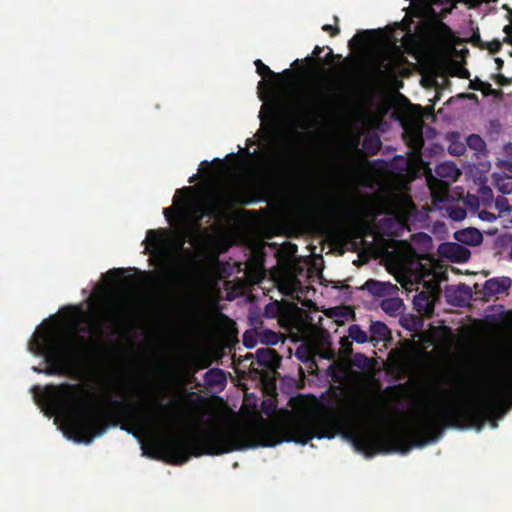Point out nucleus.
Listing matches in <instances>:
<instances>
[{
  "label": "nucleus",
  "instance_id": "1a4fd4ad",
  "mask_svg": "<svg viewBox=\"0 0 512 512\" xmlns=\"http://www.w3.org/2000/svg\"><path fill=\"white\" fill-rule=\"evenodd\" d=\"M146 250L156 257H167L170 253L169 232L166 229H150L147 231Z\"/></svg>",
  "mask_w": 512,
  "mask_h": 512
},
{
  "label": "nucleus",
  "instance_id": "a19ab883",
  "mask_svg": "<svg viewBox=\"0 0 512 512\" xmlns=\"http://www.w3.org/2000/svg\"><path fill=\"white\" fill-rule=\"evenodd\" d=\"M496 81L501 86H506V85H509L511 83V81L508 78H506L504 75H502V74H498L496 76Z\"/></svg>",
  "mask_w": 512,
  "mask_h": 512
},
{
  "label": "nucleus",
  "instance_id": "2f4dec72",
  "mask_svg": "<svg viewBox=\"0 0 512 512\" xmlns=\"http://www.w3.org/2000/svg\"><path fill=\"white\" fill-rule=\"evenodd\" d=\"M465 152L463 144H452L449 146V153L455 156H460Z\"/></svg>",
  "mask_w": 512,
  "mask_h": 512
},
{
  "label": "nucleus",
  "instance_id": "393cba45",
  "mask_svg": "<svg viewBox=\"0 0 512 512\" xmlns=\"http://www.w3.org/2000/svg\"><path fill=\"white\" fill-rule=\"evenodd\" d=\"M414 305L419 312H428L432 310V304L425 293H420L414 298Z\"/></svg>",
  "mask_w": 512,
  "mask_h": 512
},
{
  "label": "nucleus",
  "instance_id": "603ef678",
  "mask_svg": "<svg viewBox=\"0 0 512 512\" xmlns=\"http://www.w3.org/2000/svg\"><path fill=\"white\" fill-rule=\"evenodd\" d=\"M504 42H506L508 44H512V36H510V35L506 36L504 39Z\"/></svg>",
  "mask_w": 512,
  "mask_h": 512
},
{
  "label": "nucleus",
  "instance_id": "c85d7f7f",
  "mask_svg": "<svg viewBox=\"0 0 512 512\" xmlns=\"http://www.w3.org/2000/svg\"><path fill=\"white\" fill-rule=\"evenodd\" d=\"M467 143L470 148L475 149L477 151H481L485 147V142L483 141V139L476 134L470 135L467 139Z\"/></svg>",
  "mask_w": 512,
  "mask_h": 512
},
{
  "label": "nucleus",
  "instance_id": "7ed1b4c3",
  "mask_svg": "<svg viewBox=\"0 0 512 512\" xmlns=\"http://www.w3.org/2000/svg\"><path fill=\"white\" fill-rule=\"evenodd\" d=\"M42 398L52 410L64 416V432L77 443L90 444L108 428L107 414L92 400V393L80 384L47 385Z\"/></svg>",
  "mask_w": 512,
  "mask_h": 512
},
{
  "label": "nucleus",
  "instance_id": "a878e982",
  "mask_svg": "<svg viewBox=\"0 0 512 512\" xmlns=\"http://www.w3.org/2000/svg\"><path fill=\"white\" fill-rule=\"evenodd\" d=\"M325 47L315 46L311 56L305 57L304 61L310 65L316 64L317 68L323 71V60L320 58V54Z\"/></svg>",
  "mask_w": 512,
  "mask_h": 512
},
{
  "label": "nucleus",
  "instance_id": "2eb2a0df",
  "mask_svg": "<svg viewBox=\"0 0 512 512\" xmlns=\"http://www.w3.org/2000/svg\"><path fill=\"white\" fill-rule=\"evenodd\" d=\"M453 6L443 9L439 15L432 9L431 12L436 18L432 27L433 34L437 37H450L453 35L452 29L442 21L444 17L452 12Z\"/></svg>",
  "mask_w": 512,
  "mask_h": 512
},
{
  "label": "nucleus",
  "instance_id": "f257e3e1",
  "mask_svg": "<svg viewBox=\"0 0 512 512\" xmlns=\"http://www.w3.org/2000/svg\"><path fill=\"white\" fill-rule=\"evenodd\" d=\"M341 431V421L333 413L312 419L294 418L276 426L194 427L190 437H167L157 443V450L167 463L185 464L192 456L222 455L248 448L274 447L282 442L306 444L313 438L332 439Z\"/></svg>",
  "mask_w": 512,
  "mask_h": 512
},
{
  "label": "nucleus",
  "instance_id": "39448f33",
  "mask_svg": "<svg viewBox=\"0 0 512 512\" xmlns=\"http://www.w3.org/2000/svg\"><path fill=\"white\" fill-rule=\"evenodd\" d=\"M145 403L153 409L143 410L130 402L110 397V404L115 408L111 416L113 425L125 422L122 429L136 436L139 431L171 427L186 421L183 407L179 402L163 404L160 398H155Z\"/></svg>",
  "mask_w": 512,
  "mask_h": 512
},
{
  "label": "nucleus",
  "instance_id": "f03ea898",
  "mask_svg": "<svg viewBox=\"0 0 512 512\" xmlns=\"http://www.w3.org/2000/svg\"><path fill=\"white\" fill-rule=\"evenodd\" d=\"M512 405V377L497 382L481 399L467 406L448 402L443 397L433 398L431 405L418 413L409 430L411 439L395 435L391 441L380 436V452L408 453L413 447H424L436 442L445 428H476L480 430L491 416L505 413Z\"/></svg>",
  "mask_w": 512,
  "mask_h": 512
},
{
  "label": "nucleus",
  "instance_id": "4d7b16f0",
  "mask_svg": "<svg viewBox=\"0 0 512 512\" xmlns=\"http://www.w3.org/2000/svg\"><path fill=\"white\" fill-rule=\"evenodd\" d=\"M195 180H196V175H193V176H191V177L189 178V181H188V182L191 184V183H193Z\"/></svg>",
  "mask_w": 512,
  "mask_h": 512
},
{
  "label": "nucleus",
  "instance_id": "58836bf2",
  "mask_svg": "<svg viewBox=\"0 0 512 512\" xmlns=\"http://www.w3.org/2000/svg\"><path fill=\"white\" fill-rule=\"evenodd\" d=\"M123 274H124V269L113 268L107 272L106 276L113 277V278H120L123 276Z\"/></svg>",
  "mask_w": 512,
  "mask_h": 512
},
{
  "label": "nucleus",
  "instance_id": "6e6552de",
  "mask_svg": "<svg viewBox=\"0 0 512 512\" xmlns=\"http://www.w3.org/2000/svg\"><path fill=\"white\" fill-rule=\"evenodd\" d=\"M423 107L410 104L409 115L402 121L403 139L414 154L420 155L424 147Z\"/></svg>",
  "mask_w": 512,
  "mask_h": 512
},
{
  "label": "nucleus",
  "instance_id": "0eeeda50",
  "mask_svg": "<svg viewBox=\"0 0 512 512\" xmlns=\"http://www.w3.org/2000/svg\"><path fill=\"white\" fill-rule=\"evenodd\" d=\"M252 202L238 188L224 187L219 189L213 197L209 198L203 205L194 209L197 221L203 219L204 216L218 218L225 215L228 211L237 205H247Z\"/></svg>",
  "mask_w": 512,
  "mask_h": 512
},
{
  "label": "nucleus",
  "instance_id": "8fccbe9b",
  "mask_svg": "<svg viewBox=\"0 0 512 512\" xmlns=\"http://www.w3.org/2000/svg\"><path fill=\"white\" fill-rule=\"evenodd\" d=\"M210 365V361L203 360V363L201 364L200 368H207Z\"/></svg>",
  "mask_w": 512,
  "mask_h": 512
},
{
  "label": "nucleus",
  "instance_id": "cd10ccee",
  "mask_svg": "<svg viewBox=\"0 0 512 512\" xmlns=\"http://www.w3.org/2000/svg\"><path fill=\"white\" fill-rule=\"evenodd\" d=\"M255 66H256V72L260 75V76H270V77H278L279 74H276L275 72H273L266 64H264L260 59H257L255 62H254Z\"/></svg>",
  "mask_w": 512,
  "mask_h": 512
},
{
  "label": "nucleus",
  "instance_id": "f8f14e48",
  "mask_svg": "<svg viewBox=\"0 0 512 512\" xmlns=\"http://www.w3.org/2000/svg\"><path fill=\"white\" fill-rule=\"evenodd\" d=\"M361 289L368 291L373 296L385 297L392 295L397 290V287L390 282L369 279L363 284Z\"/></svg>",
  "mask_w": 512,
  "mask_h": 512
},
{
  "label": "nucleus",
  "instance_id": "c9c22d12",
  "mask_svg": "<svg viewBox=\"0 0 512 512\" xmlns=\"http://www.w3.org/2000/svg\"><path fill=\"white\" fill-rule=\"evenodd\" d=\"M386 60V57L383 58V61L379 64L378 70L381 71L382 68H384L386 71L393 73L396 70V65L392 61H388L387 63H384Z\"/></svg>",
  "mask_w": 512,
  "mask_h": 512
},
{
  "label": "nucleus",
  "instance_id": "5fc2aeb1",
  "mask_svg": "<svg viewBox=\"0 0 512 512\" xmlns=\"http://www.w3.org/2000/svg\"><path fill=\"white\" fill-rule=\"evenodd\" d=\"M505 166L507 167V169H508L509 171H512V162H506V163H505Z\"/></svg>",
  "mask_w": 512,
  "mask_h": 512
},
{
  "label": "nucleus",
  "instance_id": "e433bc0d",
  "mask_svg": "<svg viewBox=\"0 0 512 512\" xmlns=\"http://www.w3.org/2000/svg\"><path fill=\"white\" fill-rule=\"evenodd\" d=\"M481 91L485 96L496 95L498 93H501L500 91L493 89L492 85L488 82L484 83V88H482Z\"/></svg>",
  "mask_w": 512,
  "mask_h": 512
},
{
  "label": "nucleus",
  "instance_id": "412c9836",
  "mask_svg": "<svg viewBox=\"0 0 512 512\" xmlns=\"http://www.w3.org/2000/svg\"><path fill=\"white\" fill-rule=\"evenodd\" d=\"M381 309L390 316H396L400 313L403 307V301L400 298H386L380 303Z\"/></svg>",
  "mask_w": 512,
  "mask_h": 512
},
{
  "label": "nucleus",
  "instance_id": "680f3d73",
  "mask_svg": "<svg viewBox=\"0 0 512 512\" xmlns=\"http://www.w3.org/2000/svg\"><path fill=\"white\" fill-rule=\"evenodd\" d=\"M469 97L470 98H477V96L475 94H470Z\"/></svg>",
  "mask_w": 512,
  "mask_h": 512
},
{
  "label": "nucleus",
  "instance_id": "9b49d317",
  "mask_svg": "<svg viewBox=\"0 0 512 512\" xmlns=\"http://www.w3.org/2000/svg\"><path fill=\"white\" fill-rule=\"evenodd\" d=\"M256 361L259 366L270 370H276L280 366L281 356L276 352V350L265 347L256 351Z\"/></svg>",
  "mask_w": 512,
  "mask_h": 512
},
{
  "label": "nucleus",
  "instance_id": "7c9ffc66",
  "mask_svg": "<svg viewBox=\"0 0 512 512\" xmlns=\"http://www.w3.org/2000/svg\"><path fill=\"white\" fill-rule=\"evenodd\" d=\"M335 26L331 24H325L322 26V30L329 33L331 37H335L340 33V28L338 27L339 17L334 16Z\"/></svg>",
  "mask_w": 512,
  "mask_h": 512
},
{
  "label": "nucleus",
  "instance_id": "79ce46f5",
  "mask_svg": "<svg viewBox=\"0 0 512 512\" xmlns=\"http://www.w3.org/2000/svg\"><path fill=\"white\" fill-rule=\"evenodd\" d=\"M126 311L122 308H116L115 309V315L117 322H120V319L122 320L123 316L125 315Z\"/></svg>",
  "mask_w": 512,
  "mask_h": 512
},
{
  "label": "nucleus",
  "instance_id": "052dcab7",
  "mask_svg": "<svg viewBox=\"0 0 512 512\" xmlns=\"http://www.w3.org/2000/svg\"><path fill=\"white\" fill-rule=\"evenodd\" d=\"M298 63H299V60H298V59H296V60L292 63V66H294V65H296V64H298Z\"/></svg>",
  "mask_w": 512,
  "mask_h": 512
},
{
  "label": "nucleus",
  "instance_id": "ea45409f",
  "mask_svg": "<svg viewBox=\"0 0 512 512\" xmlns=\"http://www.w3.org/2000/svg\"><path fill=\"white\" fill-rule=\"evenodd\" d=\"M502 43L499 40H494L489 45V50L491 53H497L501 50Z\"/></svg>",
  "mask_w": 512,
  "mask_h": 512
},
{
  "label": "nucleus",
  "instance_id": "aec40b11",
  "mask_svg": "<svg viewBox=\"0 0 512 512\" xmlns=\"http://www.w3.org/2000/svg\"><path fill=\"white\" fill-rule=\"evenodd\" d=\"M362 147L367 155L374 156L380 151L382 142L377 134H371L364 138Z\"/></svg>",
  "mask_w": 512,
  "mask_h": 512
},
{
  "label": "nucleus",
  "instance_id": "c756f323",
  "mask_svg": "<svg viewBox=\"0 0 512 512\" xmlns=\"http://www.w3.org/2000/svg\"><path fill=\"white\" fill-rule=\"evenodd\" d=\"M495 207L500 213L507 212L510 215L512 212V206L509 205L508 199L504 196H498L496 198Z\"/></svg>",
  "mask_w": 512,
  "mask_h": 512
},
{
  "label": "nucleus",
  "instance_id": "9d476101",
  "mask_svg": "<svg viewBox=\"0 0 512 512\" xmlns=\"http://www.w3.org/2000/svg\"><path fill=\"white\" fill-rule=\"evenodd\" d=\"M512 280L509 277H495L485 281L481 291H476L479 298L489 300L491 297L502 294L510 289Z\"/></svg>",
  "mask_w": 512,
  "mask_h": 512
},
{
  "label": "nucleus",
  "instance_id": "72a5a7b5",
  "mask_svg": "<svg viewBox=\"0 0 512 512\" xmlns=\"http://www.w3.org/2000/svg\"><path fill=\"white\" fill-rule=\"evenodd\" d=\"M466 216V211L463 208H454L450 212V217L454 220H462Z\"/></svg>",
  "mask_w": 512,
  "mask_h": 512
},
{
  "label": "nucleus",
  "instance_id": "4468645a",
  "mask_svg": "<svg viewBox=\"0 0 512 512\" xmlns=\"http://www.w3.org/2000/svg\"><path fill=\"white\" fill-rule=\"evenodd\" d=\"M191 189H192L191 187H185V188H183V189H179V190H177V191H176V194H175V196H174V200H173V201H174V205H173V206H171V207H168V208H164V209H163V214H164V216H165V218H166V220H167L168 222H172V219H173V218H178V219H179V218H182L183 213H184V211H185V210H186V208H187V200H186V199H182V200H181V205H180V207H179V208H177V207H176V205H177V203H178V201H179V199H178V194H180V193H182V192H186V193H188V192H190V191H191Z\"/></svg>",
  "mask_w": 512,
  "mask_h": 512
},
{
  "label": "nucleus",
  "instance_id": "4be33fe9",
  "mask_svg": "<svg viewBox=\"0 0 512 512\" xmlns=\"http://www.w3.org/2000/svg\"><path fill=\"white\" fill-rule=\"evenodd\" d=\"M257 337L259 342L265 345H276L281 341V334L270 330V329H261L257 332Z\"/></svg>",
  "mask_w": 512,
  "mask_h": 512
},
{
  "label": "nucleus",
  "instance_id": "bf43d9fd",
  "mask_svg": "<svg viewBox=\"0 0 512 512\" xmlns=\"http://www.w3.org/2000/svg\"><path fill=\"white\" fill-rule=\"evenodd\" d=\"M228 157L236 158V157H237V154H235V153H231V154H229V155H228Z\"/></svg>",
  "mask_w": 512,
  "mask_h": 512
},
{
  "label": "nucleus",
  "instance_id": "864d4df0",
  "mask_svg": "<svg viewBox=\"0 0 512 512\" xmlns=\"http://www.w3.org/2000/svg\"><path fill=\"white\" fill-rule=\"evenodd\" d=\"M241 152H242V153H244V154H245V155H247V156H251V155H252V154L250 153V151H249L248 149H246V148L241 149Z\"/></svg>",
  "mask_w": 512,
  "mask_h": 512
},
{
  "label": "nucleus",
  "instance_id": "3c124183",
  "mask_svg": "<svg viewBox=\"0 0 512 512\" xmlns=\"http://www.w3.org/2000/svg\"><path fill=\"white\" fill-rule=\"evenodd\" d=\"M428 4H439L442 0H424Z\"/></svg>",
  "mask_w": 512,
  "mask_h": 512
},
{
  "label": "nucleus",
  "instance_id": "473e14b6",
  "mask_svg": "<svg viewBox=\"0 0 512 512\" xmlns=\"http://www.w3.org/2000/svg\"><path fill=\"white\" fill-rule=\"evenodd\" d=\"M327 49H329V52L328 54L325 56V59H324V62L323 64H327V65H331L333 63V61L335 59H342V55L340 54H334L333 53V50L331 48H329L328 46L326 47Z\"/></svg>",
  "mask_w": 512,
  "mask_h": 512
},
{
  "label": "nucleus",
  "instance_id": "49530a36",
  "mask_svg": "<svg viewBox=\"0 0 512 512\" xmlns=\"http://www.w3.org/2000/svg\"><path fill=\"white\" fill-rule=\"evenodd\" d=\"M458 289H459L460 291H464L465 293H467V294L471 295V289H470V287H469V286H467V285H465V284H460V285H459V287H458Z\"/></svg>",
  "mask_w": 512,
  "mask_h": 512
},
{
  "label": "nucleus",
  "instance_id": "c03bdc74",
  "mask_svg": "<svg viewBox=\"0 0 512 512\" xmlns=\"http://www.w3.org/2000/svg\"><path fill=\"white\" fill-rule=\"evenodd\" d=\"M340 344H341V346H342L344 349H346V347H349V348L351 347V343L349 342L348 338H346V337H342V338L340 339Z\"/></svg>",
  "mask_w": 512,
  "mask_h": 512
},
{
  "label": "nucleus",
  "instance_id": "ddd939ff",
  "mask_svg": "<svg viewBox=\"0 0 512 512\" xmlns=\"http://www.w3.org/2000/svg\"><path fill=\"white\" fill-rule=\"evenodd\" d=\"M439 252L443 255L449 256L455 262H465L470 258V251L468 248L458 243L442 244Z\"/></svg>",
  "mask_w": 512,
  "mask_h": 512
},
{
  "label": "nucleus",
  "instance_id": "e2e57ef3",
  "mask_svg": "<svg viewBox=\"0 0 512 512\" xmlns=\"http://www.w3.org/2000/svg\"><path fill=\"white\" fill-rule=\"evenodd\" d=\"M349 61H350V60H349L348 58H345V59H344V62H345V63H347V62H349Z\"/></svg>",
  "mask_w": 512,
  "mask_h": 512
},
{
  "label": "nucleus",
  "instance_id": "dca6fc26",
  "mask_svg": "<svg viewBox=\"0 0 512 512\" xmlns=\"http://www.w3.org/2000/svg\"><path fill=\"white\" fill-rule=\"evenodd\" d=\"M204 383L209 388L225 386L227 377L224 370L211 368L204 374Z\"/></svg>",
  "mask_w": 512,
  "mask_h": 512
},
{
  "label": "nucleus",
  "instance_id": "20e7f679",
  "mask_svg": "<svg viewBox=\"0 0 512 512\" xmlns=\"http://www.w3.org/2000/svg\"><path fill=\"white\" fill-rule=\"evenodd\" d=\"M79 331L76 330L70 336H64L52 327L38 332L30 342V349L34 354L43 356L47 366L43 370L36 367L33 370L50 376H67L72 368L90 359L93 355V341L79 335Z\"/></svg>",
  "mask_w": 512,
  "mask_h": 512
},
{
  "label": "nucleus",
  "instance_id": "13d9d810",
  "mask_svg": "<svg viewBox=\"0 0 512 512\" xmlns=\"http://www.w3.org/2000/svg\"><path fill=\"white\" fill-rule=\"evenodd\" d=\"M420 235L425 237V238H427V239H429V240H431L430 236H428L427 234L421 233Z\"/></svg>",
  "mask_w": 512,
  "mask_h": 512
},
{
  "label": "nucleus",
  "instance_id": "6ab92c4d",
  "mask_svg": "<svg viewBox=\"0 0 512 512\" xmlns=\"http://www.w3.org/2000/svg\"><path fill=\"white\" fill-rule=\"evenodd\" d=\"M436 174L440 178L449 179L456 181L461 175V171L456 167L454 163H442L435 168Z\"/></svg>",
  "mask_w": 512,
  "mask_h": 512
},
{
  "label": "nucleus",
  "instance_id": "5701e85b",
  "mask_svg": "<svg viewBox=\"0 0 512 512\" xmlns=\"http://www.w3.org/2000/svg\"><path fill=\"white\" fill-rule=\"evenodd\" d=\"M348 337L359 344L366 343L369 340L368 334L361 329L360 325L352 324L348 328Z\"/></svg>",
  "mask_w": 512,
  "mask_h": 512
},
{
  "label": "nucleus",
  "instance_id": "f704fd0d",
  "mask_svg": "<svg viewBox=\"0 0 512 512\" xmlns=\"http://www.w3.org/2000/svg\"><path fill=\"white\" fill-rule=\"evenodd\" d=\"M479 218L483 221L494 222L496 220V215L490 211L482 210L479 212Z\"/></svg>",
  "mask_w": 512,
  "mask_h": 512
},
{
  "label": "nucleus",
  "instance_id": "a18cd8bd",
  "mask_svg": "<svg viewBox=\"0 0 512 512\" xmlns=\"http://www.w3.org/2000/svg\"><path fill=\"white\" fill-rule=\"evenodd\" d=\"M495 63H496V69L498 71L503 68L504 61L501 58H499V57L495 58Z\"/></svg>",
  "mask_w": 512,
  "mask_h": 512
},
{
  "label": "nucleus",
  "instance_id": "a211bd4d",
  "mask_svg": "<svg viewBox=\"0 0 512 512\" xmlns=\"http://www.w3.org/2000/svg\"><path fill=\"white\" fill-rule=\"evenodd\" d=\"M455 239L465 244L477 245L481 242L482 235L477 229L469 228L457 231L455 233Z\"/></svg>",
  "mask_w": 512,
  "mask_h": 512
},
{
  "label": "nucleus",
  "instance_id": "bb28decb",
  "mask_svg": "<svg viewBox=\"0 0 512 512\" xmlns=\"http://www.w3.org/2000/svg\"><path fill=\"white\" fill-rule=\"evenodd\" d=\"M258 331H246L243 335V344L246 348H254L257 343L259 342V339L257 337Z\"/></svg>",
  "mask_w": 512,
  "mask_h": 512
},
{
  "label": "nucleus",
  "instance_id": "4c0bfd02",
  "mask_svg": "<svg viewBox=\"0 0 512 512\" xmlns=\"http://www.w3.org/2000/svg\"><path fill=\"white\" fill-rule=\"evenodd\" d=\"M484 83L482 80L476 78L470 81L469 88L476 91H481L484 88Z\"/></svg>",
  "mask_w": 512,
  "mask_h": 512
},
{
  "label": "nucleus",
  "instance_id": "de8ad7c7",
  "mask_svg": "<svg viewBox=\"0 0 512 512\" xmlns=\"http://www.w3.org/2000/svg\"><path fill=\"white\" fill-rule=\"evenodd\" d=\"M505 153L512 158V143H508L504 147Z\"/></svg>",
  "mask_w": 512,
  "mask_h": 512
},
{
  "label": "nucleus",
  "instance_id": "b1692460",
  "mask_svg": "<svg viewBox=\"0 0 512 512\" xmlns=\"http://www.w3.org/2000/svg\"><path fill=\"white\" fill-rule=\"evenodd\" d=\"M370 33L369 30H364L361 32L356 33L350 40H349V48L354 50L357 48H360L364 46L367 43L368 40V34Z\"/></svg>",
  "mask_w": 512,
  "mask_h": 512
},
{
  "label": "nucleus",
  "instance_id": "0e129e2a",
  "mask_svg": "<svg viewBox=\"0 0 512 512\" xmlns=\"http://www.w3.org/2000/svg\"><path fill=\"white\" fill-rule=\"evenodd\" d=\"M487 0H479V2H486Z\"/></svg>",
  "mask_w": 512,
  "mask_h": 512
},
{
  "label": "nucleus",
  "instance_id": "423d86ee",
  "mask_svg": "<svg viewBox=\"0 0 512 512\" xmlns=\"http://www.w3.org/2000/svg\"><path fill=\"white\" fill-rule=\"evenodd\" d=\"M354 85L345 83L316 89L309 98L306 112L309 118L317 120L327 115L343 112L350 107Z\"/></svg>",
  "mask_w": 512,
  "mask_h": 512
},
{
  "label": "nucleus",
  "instance_id": "69168bd1",
  "mask_svg": "<svg viewBox=\"0 0 512 512\" xmlns=\"http://www.w3.org/2000/svg\"><path fill=\"white\" fill-rule=\"evenodd\" d=\"M510 55L512 56V50H511V53H510Z\"/></svg>",
  "mask_w": 512,
  "mask_h": 512
},
{
  "label": "nucleus",
  "instance_id": "f3484780",
  "mask_svg": "<svg viewBox=\"0 0 512 512\" xmlns=\"http://www.w3.org/2000/svg\"><path fill=\"white\" fill-rule=\"evenodd\" d=\"M370 338L369 340L380 342L391 339V331L387 325L381 321H372L369 327Z\"/></svg>",
  "mask_w": 512,
  "mask_h": 512
},
{
  "label": "nucleus",
  "instance_id": "09e8293b",
  "mask_svg": "<svg viewBox=\"0 0 512 512\" xmlns=\"http://www.w3.org/2000/svg\"><path fill=\"white\" fill-rule=\"evenodd\" d=\"M283 74H284L285 76H293V75H294V72H293V71H291L290 69H285V70L283 71Z\"/></svg>",
  "mask_w": 512,
  "mask_h": 512
},
{
  "label": "nucleus",
  "instance_id": "6e6d98bb",
  "mask_svg": "<svg viewBox=\"0 0 512 512\" xmlns=\"http://www.w3.org/2000/svg\"><path fill=\"white\" fill-rule=\"evenodd\" d=\"M504 31L505 33L509 34L511 32V27L509 25H506Z\"/></svg>",
  "mask_w": 512,
  "mask_h": 512
},
{
  "label": "nucleus",
  "instance_id": "37998d69",
  "mask_svg": "<svg viewBox=\"0 0 512 512\" xmlns=\"http://www.w3.org/2000/svg\"><path fill=\"white\" fill-rule=\"evenodd\" d=\"M469 71L467 69L461 68L459 72L457 73V76L461 78H469Z\"/></svg>",
  "mask_w": 512,
  "mask_h": 512
}]
</instances>
